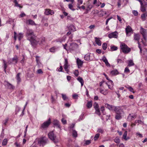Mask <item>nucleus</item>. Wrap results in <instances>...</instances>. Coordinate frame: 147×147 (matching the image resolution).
<instances>
[{"label":"nucleus","mask_w":147,"mask_h":147,"mask_svg":"<svg viewBox=\"0 0 147 147\" xmlns=\"http://www.w3.org/2000/svg\"><path fill=\"white\" fill-rule=\"evenodd\" d=\"M62 97L64 100H65L67 98V97L66 96L63 94H62Z\"/></svg>","instance_id":"58"},{"label":"nucleus","mask_w":147,"mask_h":147,"mask_svg":"<svg viewBox=\"0 0 147 147\" xmlns=\"http://www.w3.org/2000/svg\"><path fill=\"white\" fill-rule=\"evenodd\" d=\"M45 13L46 15H48L49 14L52 15L54 13V12L52 10L47 9L45 10Z\"/></svg>","instance_id":"17"},{"label":"nucleus","mask_w":147,"mask_h":147,"mask_svg":"<svg viewBox=\"0 0 147 147\" xmlns=\"http://www.w3.org/2000/svg\"><path fill=\"white\" fill-rule=\"evenodd\" d=\"M95 41L96 44L99 46H100L101 45V41L97 37L95 38Z\"/></svg>","instance_id":"29"},{"label":"nucleus","mask_w":147,"mask_h":147,"mask_svg":"<svg viewBox=\"0 0 147 147\" xmlns=\"http://www.w3.org/2000/svg\"><path fill=\"white\" fill-rule=\"evenodd\" d=\"M118 32L115 31L114 32L108 34V36L109 38H117V37Z\"/></svg>","instance_id":"10"},{"label":"nucleus","mask_w":147,"mask_h":147,"mask_svg":"<svg viewBox=\"0 0 147 147\" xmlns=\"http://www.w3.org/2000/svg\"><path fill=\"white\" fill-rule=\"evenodd\" d=\"M64 69L67 73L69 71L68 68L69 67V65L68 64V62L67 59H65V63L64 64Z\"/></svg>","instance_id":"9"},{"label":"nucleus","mask_w":147,"mask_h":147,"mask_svg":"<svg viewBox=\"0 0 147 147\" xmlns=\"http://www.w3.org/2000/svg\"><path fill=\"white\" fill-rule=\"evenodd\" d=\"M23 37V35L21 33L19 34L18 35V39L19 40H20Z\"/></svg>","instance_id":"51"},{"label":"nucleus","mask_w":147,"mask_h":147,"mask_svg":"<svg viewBox=\"0 0 147 147\" xmlns=\"http://www.w3.org/2000/svg\"><path fill=\"white\" fill-rule=\"evenodd\" d=\"M83 2V0H78L77 5H80L82 4Z\"/></svg>","instance_id":"49"},{"label":"nucleus","mask_w":147,"mask_h":147,"mask_svg":"<svg viewBox=\"0 0 147 147\" xmlns=\"http://www.w3.org/2000/svg\"><path fill=\"white\" fill-rule=\"evenodd\" d=\"M129 71L130 70L127 67L125 68L124 70V72L125 73L129 72Z\"/></svg>","instance_id":"61"},{"label":"nucleus","mask_w":147,"mask_h":147,"mask_svg":"<svg viewBox=\"0 0 147 147\" xmlns=\"http://www.w3.org/2000/svg\"><path fill=\"white\" fill-rule=\"evenodd\" d=\"M132 13L134 16H137L138 15V13L137 11L133 10L132 11Z\"/></svg>","instance_id":"48"},{"label":"nucleus","mask_w":147,"mask_h":147,"mask_svg":"<svg viewBox=\"0 0 147 147\" xmlns=\"http://www.w3.org/2000/svg\"><path fill=\"white\" fill-rule=\"evenodd\" d=\"M107 45L106 43H104L102 45V47L103 49L104 50H106L107 48Z\"/></svg>","instance_id":"40"},{"label":"nucleus","mask_w":147,"mask_h":147,"mask_svg":"<svg viewBox=\"0 0 147 147\" xmlns=\"http://www.w3.org/2000/svg\"><path fill=\"white\" fill-rule=\"evenodd\" d=\"M105 106L109 110H113L114 111H115V107H117L113 106L111 105H110L109 104L107 103L105 104Z\"/></svg>","instance_id":"15"},{"label":"nucleus","mask_w":147,"mask_h":147,"mask_svg":"<svg viewBox=\"0 0 147 147\" xmlns=\"http://www.w3.org/2000/svg\"><path fill=\"white\" fill-rule=\"evenodd\" d=\"M51 123V119L49 118L47 121H45L41 125V127L43 129L47 128L49 127Z\"/></svg>","instance_id":"6"},{"label":"nucleus","mask_w":147,"mask_h":147,"mask_svg":"<svg viewBox=\"0 0 147 147\" xmlns=\"http://www.w3.org/2000/svg\"><path fill=\"white\" fill-rule=\"evenodd\" d=\"M142 123V121L141 120H136L135 121V123L136 124L138 123V125L139 124H141Z\"/></svg>","instance_id":"46"},{"label":"nucleus","mask_w":147,"mask_h":147,"mask_svg":"<svg viewBox=\"0 0 147 147\" xmlns=\"http://www.w3.org/2000/svg\"><path fill=\"white\" fill-rule=\"evenodd\" d=\"M37 72L38 74H42L43 73V71L41 69H38Z\"/></svg>","instance_id":"60"},{"label":"nucleus","mask_w":147,"mask_h":147,"mask_svg":"<svg viewBox=\"0 0 147 147\" xmlns=\"http://www.w3.org/2000/svg\"><path fill=\"white\" fill-rule=\"evenodd\" d=\"M69 143L67 144L68 147H72V141L71 140H69Z\"/></svg>","instance_id":"52"},{"label":"nucleus","mask_w":147,"mask_h":147,"mask_svg":"<svg viewBox=\"0 0 147 147\" xmlns=\"http://www.w3.org/2000/svg\"><path fill=\"white\" fill-rule=\"evenodd\" d=\"M63 68L61 65L60 66V68L59 69L57 68V70L59 72H63L62 71Z\"/></svg>","instance_id":"50"},{"label":"nucleus","mask_w":147,"mask_h":147,"mask_svg":"<svg viewBox=\"0 0 147 147\" xmlns=\"http://www.w3.org/2000/svg\"><path fill=\"white\" fill-rule=\"evenodd\" d=\"M84 115V114L82 113V114L80 116L79 119H78L79 121H80L82 119Z\"/></svg>","instance_id":"62"},{"label":"nucleus","mask_w":147,"mask_h":147,"mask_svg":"<svg viewBox=\"0 0 147 147\" xmlns=\"http://www.w3.org/2000/svg\"><path fill=\"white\" fill-rule=\"evenodd\" d=\"M26 36L28 40L30 42L31 44H32V42H33L36 37V36L34 34L33 31L30 29L27 30L26 32Z\"/></svg>","instance_id":"1"},{"label":"nucleus","mask_w":147,"mask_h":147,"mask_svg":"<svg viewBox=\"0 0 147 147\" xmlns=\"http://www.w3.org/2000/svg\"><path fill=\"white\" fill-rule=\"evenodd\" d=\"M78 47V45L75 43H72L70 45V48L72 50H74Z\"/></svg>","instance_id":"14"},{"label":"nucleus","mask_w":147,"mask_h":147,"mask_svg":"<svg viewBox=\"0 0 147 147\" xmlns=\"http://www.w3.org/2000/svg\"><path fill=\"white\" fill-rule=\"evenodd\" d=\"M68 30L72 31H74L76 30L75 26L73 25H71L68 27Z\"/></svg>","instance_id":"21"},{"label":"nucleus","mask_w":147,"mask_h":147,"mask_svg":"<svg viewBox=\"0 0 147 147\" xmlns=\"http://www.w3.org/2000/svg\"><path fill=\"white\" fill-rule=\"evenodd\" d=\"M85 60L86 61H88L90 60V55H86L84 57Z\"/></svg>","instance_id":"41"},{"label":"nucleus","mask_w":147,"mask_h":147,"mask_svg":"<svg viewBox=\"0 0 147 147\" xmlns=\"http://www.w3.org/2000/svg\"><path fill=\"white\" fill-rule=\"evenodd\" d=\"M140 32L142 35L144 39L146 40H147L146 37L147 35V31L146 30L142 28H141L140 30Z\"/></svg>","instance_id":"8"},{"label":"nucleus","mask_w":147,"mask_h":147,"mask_svg":"<svg viewBox=\"0 0 147 147\" xmlns=\"http://www.w3.org/2000/svg\"><path fill=\"white\" fill-rule=\"evenodd\" d=\"M48 136L49 138L54 142L57 143L58 142V140L56 138V136L54 135L53 131L49 133L48 134Z\"/></svg>","instance_id":"5"},{"label":"nucleus","mask_w":147,"mask_h":147,"mask_svg":"<svg viewBox=\"0 0 147 147\" xmlns=\"http://www.w3.org/2000/svg\"><path fill=\"white\" fill-rule=\"evenodd\" d=\"M55 47H53L50 48L49 49L50 52L54 53L55 51Z\"/></svg>","instance_id":"54"},{"label":"nucleus","mask_w":147,"mask_h":147,"mask_svg":"<svg viewBox=\"0 0 147 147\" xmlns=\"http://www.w3.org/2000/svg\"><path fill=\"white\" fill-rule=\"evenodd\" d=\"M131 114H129L128 116L127 119V120L131 121L132 120L133 118H136L137 117V114H134L133 115L131 116Z\"/></svg>","instance_id":"19"},{"label":"nucleus","mask_w":147,"mask_h":147,"mask_svg":"<svg viewBox=\"0 0 147 147\" xmlns=\"http://www.w3.org/2000/svg\"><path fill=\"white\" fill-rule=\"evenodd\" d=\"M77 132L75 130H73L72 135L74 137H76L77 136Z\"/></svg>","instance_id":"35"},{"label":"nucleus","mask_w":147,"mask_h":147,"mask_svg":"<svg viewBox=\"0 0 147 147\" xmlns=\"http://www.w3.org/2000/svg\"><path fill=\"white\" fill-rule=\"evenodd\" d=\"M45 41V38L44 37H42L40 38H39L36 36L33 42H32L31 45L34 46L38 44L40 45Z\"/></svg>","instance_id":"3"},{"label":"nucleus","mask_w":147,"mask_h":147,"mask_svg":"<svg viewBox=\"0 0 147 147\" xmlns=\"http://www.w3.org/2000/svg\"><path fill=\"white\" fill-rule=\"evenodd\" d=\"M102 60L105 63V65L109 63L107 60L105 56L103 57Z\"/></svg>","instance_id":"34"},{"label":"nucleus","mask_w":147,"mask_h":147,"mask_svg":"<svg viewBox=\"0 0 147 147\" xmlns=\"http://www.w3.org/2000/svg\"><path fill=\"white\" fill-rule=\"evenodd\" d=\"M13 2L15 3V6L18 7L20 8H22L23 6H20V5L18 3L17 0H14Z\"/></svg>","instance_id":"25"},{"label":"nucleus","mask_w":147,"mask_h":147,"mask_svg":"<svg viewBox=\"0 0 147 147\" xmlns=\"http://www.w3.org/2000/svg\"><path fill=\"white\" fill-rule=\"evenodd\" d=\"M139 2H140L141 4V8L140 10L142 12H144L146 11V8L145 6H146L147 5V3L145 2V4L143 5L142 1L139 0Z\"/></svg>","instance_id":"11"},{"label":"nucleus","mask_w":147,"mask_h":147,"mask_svg":"<svg viewBox=\"0 0 147 147\" xmlns=\"http://www.w3.org/2000/svg\"><path fill=\"white\" fill-rule=\"evenodd\" d=\"M134 40L139 41L140 39V35L139 34H135L134 35Z\"/></svg>","instance_id":"20"},{"label":"nucleus","mask_w":147,"mask_h":147,"mask_svg":"<svg viewBox=\"0 0 147 147\" xmlns=\"http://www.w3.org/2000/svg\"><path fill=\"white\" fill-rule=\"evenodd\" d=\"M18 61V58L17 57H14L12 59V62L15 64L17 63Z\"/></svg>","instance_id":"32"},{"label":"nucleus","mask_w":147,"mask_h":147,"mask_svg":"<svg viewBox=\"0 0 147 147\" xmlns=\"http://www.w3.org/2000/svg\"><path fill=\"white\" fill-rule=\"evenodd\" d=\"M76 62L78 68H80L82 67V65L84 63L83 61H82L79 58H78L76 59Z\"/></svg>","instance_id":"12"},{"label":"nucleus","mask_w":147,"mask_h":147,"mask_svg":"<svg viewBox=\"0 0 147 147\" xmlns=\"http://www.w3.org/2000/svg\"><path fill=\"white\" fill-rule=\"evenodd\" d=\"M128 62V66L130 67L134 65V63H133L132 60H129Z\"/></svg>","instance_id":"30"},{"label":"nucleus","mask_w":147,"mask_h":147,"mask_svg":"<svg viewBox=\"0 0 147 147\" xmlns=\"http://www.w3.org/2000/svg\"><path fill=\"white\" fill-rule=\"evenodd\" d=\"M127 131H125L123 135V138L125 140L126 138H127Z\"/></svg>","instance_id":"44"},{"label":"nucleus","mask_w":147,"mask_h":147,"mask_svg":"<svg viewBox=\"0 0 147 147\" xmlns=\"http://www.w3.org/2000/svg\"><path fill=\"white\" fill-rule=\"evenodd\" d=\"M111 74L113 75H116L119 74V72L117 69L112 70L111 72Z\"/></svg>","instance_id":"28"},{"label":"nucleus","mask_w":147,"mask_h":147,"mask_svg":"<svg viewBox=\"0 0 147 147\" xmlns=\"http://www.w3.org/2000/svg\"><path fill=\"white\" fill-rule=\"evenodd\" d=\"M129 91L131 92H132L133 93H134V92H133L134 90L133 89L131 86H129L128 88H127Z\"/></svg>","instance_id":"64"},{"label":"nucleus","mask_w":147,"mask_h":147,"mask_svg":"<svg viewBox=\"0 0 147 147\" xmlns=\"http://www.w3.org/2000/svg\"><path fill=\"white\" fill-rule=\"evenodd\" d=\"M132 30L131 28L129 26H127L125 28V31L127 34L128 33L131 32Z\"/></svg>","instance_id":"24"},{"label":"nucleus","mask_w":147,"mask_h":147,"mask_svg":"<svg viewBox=\"0 0 147 147\" xmlns=\"http://www.w3.org/2000/svg\"><path fill=\"white\" fill-rule=\"evenodd\" d=\"M92 6L89 5L88 6L87 8L86 9V11L84 12V14H87L88 13L89 11H90L92 8Z\"/></svg>","instance_id":"26"},{"label":"nucleus","mask_w":147,"mask_h":147,"mask_svg":"<svg viewBox=\"0 0 147 147\" xmlns=\"http://www.w3.org/2000/svg\"><path fill=\"white\" fill-rule=\"evenodd\" d=\"M86 105L87 107L88 108L91 107L92 105V101H88L87 102Z\"/></svg>","instance_id":"31"},{"label":"nucleus","mask_w":147,"mask_h":147,"mask_svg":"<svg viewBox=\"0 0 147 147\" xmlns=\"http://www.w3.org/2000/svg\"><path fill=\"white\" fill-rule=\"evenodd\" d=\"M7 143V139L5 138L3 140L2 143V145L3 146H5L6 145Z\"/></svg>","instance_id":"36"},{"label":"nucleus","mask_w":147,"mask_h":147,"mask_svg":"<svg viewBox=\"0 0 147 147\" xmlns=\"http://www.w3.org/2000/svg\"><path fill=\"white\" fill-rule=\"evenodd\" d=\"M118 48L117 47L113 46L111 47V49L112 51H116L117 50Z\"/></svg>","instance_id":"37"},{"label":"nucleus","mask_w":147,"mask_h":147,"mask_svg":"<svg viewBox=\"0 0 147 147\" xmlns=\"http://www.w3.org/2000/svg\"><path fill=\"white\" fill-rule=\"evenodd\" d=\"M147 17V12L144 13L141 16V18L143 21L146 20V18Z\"/></svg>","instance_id":"27"},{"label":"nucleus","mask_w":147,"mask_h":147,"mask_svg":"<svg viewBox=\"0 0 147 147\" xmlns=\"http://www.w3.org/2000/svg\"><path fill=\"white\" fill-rule=\"evenodd\" d=\"M77 80L81 83V86H83L84 85V81L82 78L79 76L77 78Z\"/></svg>","instance_id":"22"},{"label":"nucleus","mask_w":147,"mask_h":147,"mask_svg":"<svg viewBox=\"0 0 147 147\" xmlns=\"http://www.w3.org/2000/svg\"><path fill=\"white\" fill-rule=\"evenodd\" d=\"M26 23L27 24H28L29 25H36V24H35L34 22L33 21V20L29 19L28 20H27L26 21Z\"/></svg>","instance_id":"18"},{"label":"nucleus","mask_w":147,"mask_h":147,"mask_svg":"<svg viewBox=\"0 0 147 147\" xmlns=\"http://www.w3.org/2000/svg\"><path fill=\"white\" fill-rule=\"evenodd\" d=\"M120 47L122 52L124 53H127L131 50L130 48H129L124 43L121 44Z\"/></svg>","instance_id":"4"},{"label":"nucleus","mask_w":147,"mask_h":147,"mask_svg":"<svg viewBox=\"0 0 147 147\" xmlns=\"http://www.w3.org/2000/svg\"><path fill=\"white\" fill-rule=\"evenodd\" d=\"M4 83L5 86H7L9 89H13L14 88V87L7 81H5Z\"/></svg>","instance_id":"13"},{"label":"nucleus","mask_w":147,"mask_h":147,"mask_svg":"<svg viewBox=\"0 0 147 147\" xmlns=\"http://www.w3.org/2000/svg\"><path fill=\"white\" fill-rule=\"evenodd\" d=\"M97 132L102 134L104 132V130L101 128H98L97 130Z\"/></svg>","instance_id":"55"},{"label":"nucleus","mask_w":147,"mask_h":147,"mask_svg":"<svg viewBox=\"0 0 147 147\" xmlns=\"http://www.w3.org/2000/svg\"><path fill=\"white\" fill-rule=\"evenodd\" d=\"M95 110H96L95 113L100 116V112L99 108L95 109Z\"/></svg>","instance_id":"39"},{"label":"nucleus","mask_w":147,"mask_h":147,"mask_svg":"<svg viewBox=\"0 0 147 147\" xmlns=\"http://www.w3.org/2000/svg\"><path fill=\"white\" fill-rule=\"evenodd\" d=\"M110 81L106 82V84L108 86V85L110 84L112 85L113 83V82L111 80H109Z\"/></svg>","instance_id":"56"},{"label":"nucleus","mask_w":147,"mask_h":147,"mask_svg":"<svg viewBox=\"0 0 147 147\" xmlns=\"http://www.w3.org/2000/svg\"><path fill=\"white\" fill-rule=\"evenodd\" d=\"M91 142V140H86L85 141V144L86 145H88L90 144Z\"/></svg>","instance_id":"53"},{"label":"nucleus","mask_w":147,"mask_h":147,"mask_svg":"<svg viewBox=\"0 0 147 147\" xmlns=\"http://www.w3.org/2000/svg\"><path fill=\"white\" fill-rule=\"evenodd\" d=\"M51 101L52 103H55V100L52 95L51 97Z\"/></svg>","instance_id":"59"},{"label":"nucleus","mask_w":147,"mask_h":147,"mask_svg":"<svg viewBox=\"0 0 147 147\" xmlns=\"http://www.w3.org/2000/svg\"><path fill=\"white\" fill-rule=\"evenodd\" d=\"M69 8L72 11H74L75 9L73 8V6L71 4H69L68 5Z\"/></svg>","instance_id":"42"},{"label":"nucleus","mask_w":147,"mask_h":147,"mask_svg":"<svg viewBox=\"0 0 147 147\" xmlns=\"http://www.w3.org/2000/svg\"><path fill=\"white\" fill-rule=\"evenodd\" d=\"M61 121L62 123L63 124H66L67 123V121L64 118H63L61 119Z\"/></svg>","instance_id":"57"},{"label":"nucleus","mask_w":147,"mask_h":147,"mask_svg":"<svg viewBox=\"0 0 147 147\" xmlns=\"http://www.w3.org/2000/svg\"><path fill=\"white\" fill-rule=\"evenodd\" d=\"M74 74L76 76H78L79 75L78 71V70H76L74 71Z\"/></svg>","instance_id":"47"},{"label":"nucleus","mask_w":147,"mask_h":147,"mask_svg":"<svg viewBox=\"0 0 147 147\" xmlns=\"http://www.w3.org/2000/svg\"><path fill=\"white\" fill-rule=\"evenodd\" d=\"M114 141L117 143H119L120 142V140L119 138L117 137L115 138Z\"/></svg>","instance_id":"45"},{"label":"nucleus","mask_w":147,"mask_h":147,"mask_svg":"<svg viewBox=\"0 0 147 147\" xmlns=\"http://www.w3.org/2000/svg\"><path fill=\"white\" fill-rule=\"evenodd\" d=\"M94 108L95 109L99 108V106L98 104L96 102H95L93 105Z\"/></svg>","instance_id":"38"},{"label":"nucleus","mask_w":147,"mask_h":147,"mask_svg":"<svg viewBox=\"0 0 147 147\" xmlns=\"http://www.w3.org/2000/svg\"><path fill=\"white\" fill-rule=\"evenodd\" d=\"M47 140V138L45 137L41 138L39 139L38 143L40 146L42 145L43 146L46 144Z\"/></svg>","instance_id":"7"},{"label":"nucleus","mask_w":147,"mask_h":147,"mask_svg":"<svg viewBox=\"0 0 147 147\" xmlns=\"http://www.w3.org/2000/svg\"><path fill=\"white\" fill-rule=\"evenodd\" d=\"M92 12H93V13H94V14H95V13H96V14H98L99 13V11L98 10H92Z\"/></svg>","instance_id":"63"},{"label":"nucleus","mask_w":147,"mask_h":147,"mask_svg":"<svg viewBox=\"0 0 147 147\" xmlns=\"http://www.w3.org/2000/svg\"><path fill=\"white\" fill-rule=\"evenodd\" d=\"M3 63L4 64V68L5 71L6 72V69L7 67V66L6 64V62L4 60H3Z\"/></svg>","instance_id":"33"},{"label":"nucleus","mask_w":147,"mask_h":147,"mask_svg":"<svg viewBox=\"0 0 147 147\" xmlns=\"http://www.w3.org/2000/svg\"><path fill=\"white\" fill-rule=\"evenodd\" d=\"M54 125L58 128L60 129L61 127L59 124V122L57 120H55L53 122Z\"/></svg>","instance_id":"16"},{"label":"nucleus","mask_w":147,"mask_h":147,"mask_svg":"<svg viewBox=\"0 0 147 147\" xmlns=\"http://www.w3.org/2000/svg\"><path fill=\"white\" fill-rule=\"evenodd\" d=\"M114 111L115 112V118L117 120L120 119L122 118V115L123 113V109L120 107H115Z\"/></svg>","instance_id":"2"},{"label":"nucleus","mask_w":147,"mask_h":147,"mask_svg":"<svg viewBox=\"0 0 147 147\" xmlns=\"http://www.w3.org/2000/svg\"><path fill=\"white\" fill-rule=\"evenodd\" d=\"M100 136V134L98 133L94 137V141L96 140L99 138Z\"/></svg>","instance_id":"43"},{"label":"nucleus","mask_w":147,"mask_h":147,"mask_svg":"<svg viewBox=\"0 0 147 147\" xmlns=\"http://www.w3.org/2000/svg\"><path fill=\"white\" fill-rule=\"evenodd\" d=\"M21 74L20 73H18L16 77V78L17 80L18 83H19L21 81V79L20 77V75Z\"/></svg>","instance_id":"23"}]
</instances>
